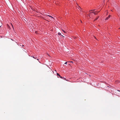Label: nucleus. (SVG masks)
Returning a JSON list of instances; mask_svg holds the SVG:
<instances>
[{
  "instance_id": "nucleus-1",
  "label": "nucleus",
  "mask_w": 120,
  "mask_h": 120,
  "mask_svg": "<svg viewBox=\"0 0 120 120\" xmlns=\"http://www.w3.org/2000/svg\"><path fill=\"white\" fill-rule=\"evenodd\" d=\"M111 16V15H109V16H108V17H107L106 18V19H105V20H108L109 19V18Z\"/></svg>"
},
{
  "instance_id": "nucleus-2",
  "label": "nucleus",
  "mask_w": 120,
  "mask_h": 120,
  "mask_svg": "<svg viewBox=\"0 0 120 120\" xmlns=\"http://www.w3.org/2000/svg\"><path fill=\"white\" fill-rule=\"evenodd\" d=\"M79 8H80V9H79V8H78V9H79V10H80V14H81V15L82 14H82V13H81V12H82V10H81L82 9H81V8H80V7L79 6Z\"/></svg>"
},
{
  "instance_id": "nucleus-3",
  "label": "nucleus",
  "mask_w": 120,
  "mask_h": 120,
  "mask_svg": "<svg viewBox=\"0 0 120 120\" xmlns=\"http://www.w3.org/2000/svg\"><path fill=\"white\" fill-rule=\"evenodd\" d=\"M33 57L35 59H36L37 57L35 56H33Z\"/></svg>"
},
{
  "instance_id": "nucleus-4",
  "label": "nucleus",
  "mask_w": 120,
  "mask_h": 120,
  "mask_svg": "<svg viewBox=\"0 0 120 120\" xmlns=\"http://www.w3.org/2000/svg\"><path fill=\"white\" fill-rule=\"evenodd\" d=\"M99 16H98V17H97L94 20H97L99 18Z\"/></svg>"
},
{
  "instance_id": "nucleus-5",
  "label": "nucleus",
  "mask_w": 120,
  "mask_h": 120,
  "mask_svg": "<svg viewBox=\"0 0 120 120\" xmlns=\"http://www.w3.org/2000/svg\"><path fill=\"white\" fill-rule=\"evenodd\" d=\"M47 15L49 16L50 17H51L52 18H53L51 16L49 15Z\"/></svg>"
},
{
  "instance_id": "nucleus-6",
  "label": "nucleus",
  "mask_w": 120,
  "mask_h": 120,
  "mask_svg": "<svg viewBox=\"0 0 120 120\" xmlns=\"http://www.w3.org/2000/svg\"><path fill=\"white\" fill-rule=\"evenodd\" d=\"M57 75L58 76H59V77L60 76V74H59L58 73H57Z\"/></svg>"
},
{
  "instance_id": "nucleus-7",
  "label": "nucleus",
  "mask_w": 120,
  "mask_h": 120,
  "mask_svg": "<svg viewBox=\"0 0 120 120\" xmlns=\"http://www.w3.org/2000/svg\"><path fill=\"white\" fill-rule=\"evenodd\" d=\"M62 30L63 31L64 33H66V32H65V31L63 30L62 29Z\"/></svg>"
},
{
  "instance_id": "nucleus-8",
  "label": "nucleus",
  "mask_w": 120,
  "mask_h": 120,
  "mask_svg": "<svg viewBox=\"0 0 120 120\" xmlns=\"http://www.w3.org/2000/svg\"><path fill=\"white\" fill-rule=\"evenodd\" d=\"M94 13L95 14V15H96L97 14V13H96L95 12H94Z\"/></svg>"
},
{
  "instance_id": "nucleus-9",
  "label": "nucleus",
  "mask_w": 120,
  "mask_h": 120,
  "mask_svg": "<svg viewBox=\"0 0 120 120\" xmlns=\"http://www.w3.org/2000/svg\"><path fill=\"white\" fill-rule=\"evenodd\" d=\"M58 35H61V34L60 33H58Z\"/></svg>"
},
{
  "instance_id": "nucleus-10",
  "label": "nucleus",
  "mask_w": 120,
  "mask_h": 120,
  "mask_svg": "<svg viewBox=\"0 0 120 120\" xmlns=\"http://www.w3.org/2000/svg\"><path fill=\"white\" fill-rule=\"evenodd\" d=\"M11 26H12L13 29H14V27H13V25L11 23Z\"/></svg>"
},
{
  "instance_id": "nucleus-11",
  "label": "nucleus",
  "mask_w": 120,
  "mask_h": 120,
  "mask_svg": "<svg viewBox=\"0 0 120 120\" xmlns=\"http://www.w3.org/2000/svg\"><path fill=\"white\" fill-rule=\"evenodd\" d=\"M91 10L90 11V13H91V11L92 10Z\"/></svg>"
},
{
  "instance_id": "nucleus-12",
  "label": "nucleus",
  "mask_w": 120,
  "mask_h": 120,
  "mask_svg": "<svg viewBox=\"0 0 120 120\" xmlns=\"http://www.w3.org/2000/svg\"><path fill=\"white\" fill-rule=\"evenodd\" d=\"M60 78H61V79H63V77H62L61 76H60Z\"/></svg>"
},
{
  "instance_id": "nucleus-13",
  "label": "nucleus",
  "mask_w": 120,
  "mask_h": 120,
  "mask_svg": "<svg viewBox=\"0 0 120 120\" xmlns=\"http://www.w3.org/2000/svg\"><path fill=\"white\" fill-rule=\"evenodd\" d=\"M67 62H66L64 64H67Z\"/></svg>"
},
{
  "instance_id": "nucleus-14",
  "label": "nucleus",
  "mask_w": 120,
  "mask_h": 120,
  "mask_svg": "<svg viewBox=\"0 0 120 120\" xmlns=\"http://www.w3.org/2000/svg\"><path fill=\"white\" fill-rule=\"evenodd\" d=\"M63 79H64L65 80H66V78H63Z\"/></svg>"
},
{
  "instance_id": "nucleus-15",
  "label": "nucleus",
  "mask_w": 120,
  "mask_h": 120,
  "mask_svg": "<svg viewBox=\"0 0 120 120\" xmlns=\"http://www.w3.org/2000/svg\"><path fill=\"white\" fill-rule=\"evenodd\" d=\"M118 91H119V92H120V90H118Z\"/></svg>"
},
{
  "instance_id": "nucleus-16",
  "label": "nucleus",
  "mask_w": 120,
  "mask_h": 120,
  "mask_svg": "<svg viewBox=\"0 0 120 120\" xmlns=\"http://www.w3.org/2000/svg\"><path fill=\"white\" fill-rule=\"evenodd\" d=\"M92 13H94V12H92Z\"/></svg>"
},
{
  "instance_id": "nucleus-17",
  "label": "nucleus",
  "mask_w": 120,
  "mask_h": 120,
  "mask_svg": "<svg viewBox=\"0 0 120 120\" xmlns=\"http://www.w3.org/2000/svg\"><path fill=\"white\" fill-rule=\"evenodd\" d=\"M61 36H63L62 35H61Z\"/></svg>"
},
{
  "instance_id": "nucleus-18",
  "label": "nucleus",
  "mask_w": 120,
  "mask_h": 120,
  "mask_svg": "<svg viewBox=\"0 0 120 120\" xmlns=\"http://www.w3.org/2000/svg\"><path fill=\"white\" fill-rule=\"evenodd\" d=\"M37 60H38V59H37Z\"/></svg>"
},
{
  "instance_id": "nucleus-19",
  "label": "nucleus",
  "mask_w": 120,
  "mask_h": 120,
  "mask_svg": "<svg viewBox=\"0 0 120 120\" xmlns=\"http://www.w3.org/2000/svg\"><path fill=\"white\" fill-rule=\"evenodd\" d=\"M1 26V25H0V27Z\"/></svg>"
},
{
  "instance_id": "nucleus-20",
  "label": "nucleus",
  "mask_w": 120,
  "mask_h": 120,
  "mask_svg": "<svg viewBox=\"0 0 120 120\" xmlns=\"http://www.w3.org/2000/svg\"><path fill=\"white\" fill-rule=\"evenodd\" d=\"M36 32V33H37V32Z\"/></svg>"
},
{
  "instance_id": "nucleus-21",
  "label": "nucleus",
  "mask_w": 120,
  "mask_h": 120,
  "mask_svg": "<svg viewBox=\"0 0 120 120\" xmlns=\"http://www.w3.org/2000/svg\"><path fill=\"white\" fill-rule=\"evenodd\" d=\"M108 13H107V15L108 14Z\"/></svg>"
},
{
  "instance_id": "nucleus-22",
  "label": "nucleus",
  "mask_w": 120,
  "mask_h": 120,
  "mask_svg": "<svg viewBox=\"0 0 120 120\" xmlns=\"http://www.w3.org/2000/svg\"><path fill=\"white\" fill-rule=\"evenodd\" d=\"M66 15H67V13H66Z\"/></svg>"
},
{
  "instance_id": "nucleus-23",
  "label": "nucleus",
  "mask_w": 120,
  "mask_h": 120,
  "mask_svg": "<svg viewBox=\"0 0 120 120\" xmlns=\"http://www.w3.org/2000/svg\"><path fill=\"white\" fill-rule=\"evenodd\" d=\"M71 62H72V61Z\"/></svg>"
},
{
  "instance_id": "nucleus-24",
  "label": "nucleus",
  "mask_w": 120,
  "mask_h": 120,
  "mask_svg": "<svg viewBox=\"0 0 120 120\" xmlns=\"http://www.w3.org/2000/svg\"><path fill=\"white\" fill-rule=\"evenodd\" d=\"M47 15H48V14H47Z\"/></svg>"
}]
</instances>
